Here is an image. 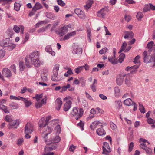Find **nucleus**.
<instances>
[{"mask_svg":"<svg viewBox=\"0 0 155 155\" xmlns=\"http://www.w3.org/2000/svg\"><path fill=\"white\" fill-rule=\"evenodd\" d=\"M124 34L125 35L124 37L125 38H130L131 39L133 38L134 36V34L131 31H130V32L125 31L124 32Z\"/></svg>","mask_w":155,"mask_h":155,"instance_id":"obj_26","label":"nucleus"},{"mask_svg":"<svg viewBox=\"0 0 155 155\" xmlns=\"http://www.w3.org/2000/svg\"><path fill=\"white\" fill-rule=\"evenodd\" d=\"M74 53L75 54L81 53L82 52V49L77 46H75L73 50Z\"/></svg>","mask_w":155,"mask_h":155,"instance_id":"obj_29","label":"nucleus"},{"mask_svg":"<svg viewBox=\"0 0 155 155\" xmlns=\"http://www.w3.org/2000/svg\"><path fill=\"white\" fill-rule=\"evenodd\" d=\"M147 121L149 124H153L154 123V121L150 118H148L147 119Z\"/></svg>","mask_w":155,"mask_h":155,"instance_id":"obj_50","label":"nucleus"},{"mask_svg":"<svg viewBox=\"0 0 155 155\" xmlns=\"http://www.w3.org/2000/svg\"><path fill=\"white\" fill-rule=\"evenodd\" d=\"M97 85V81L96 79H94V82L91 86V87L94 92L96 91V87Z\"/></svg>","mask_w":155,"mask_h":155,"instance_id":"obj_38","label":"nucleus"},{"mask_svg":"<svg viewBox=\"0 0 155 155\" xmlns=\"http://www.w3.org/2000/svg\"><path fill=\"white\" fill-rule=\"evenodd\" d=\"M127 46V43L125 42H124L122 46L121 47L119 53H120L123 51H124L125 52V50L126 49V47Z\"/></svg>","mask_w":155,"mask_h":155,"instance_id":"obj_41","label":"nucleus"},{"mask_svg":"<svg viewBox=\"0 0 155 155\" xmlns=\"http://www.w3.org/2000/svg\"><path fill=\"white\" fill-rule=\"evenodd\" d=\"M68 89V90L70 91H73L75 90L74 87H71L69 84H68L66 86H62L61 87V90L60 92H62L67 91Z\"/></svg>","mask_w":155,"mask_h":155,"instance_id":"obj_12","label":"nucleus"},{"mask_svg":"<svg viewBox=\"0 0 155 155\" xmlns=\"http://www.w3.org/2000/svg\"><path fill=\"white\" fill-rule=\"evenodd\" d=\"M134 147V143L133 142H131L130 144L129 145V151L130 152L131 151L133 148Z\"/></svg>","mask_w":155,"mask_h":155,"instance_id":"obj_59","label":"nucleus"},{"mask_svg":"<svg viewBox=\"0 0 155 155\" xmlns=\"http://www.w3.org/2000/svg\"><path fill=\"white\" fill-rule=\"evenodd\" d=\"M150 10L149 5H146L143 8V11L144 12H146Z\"/></svg>","mask_w":155,"mask_h":155,"instance_id":"obj_63","label":"nucleus"},{"mask_svg":"<svg viewBox=\"0 0 155 155\" xmlns=\"http://www.w3.org/2000/svg\"><path fill=\"white\" fill-rule=\"evenodd\" d=\"M56 148L55 146L53 147H51L49 146H46L45 148L44 153L43 155H55L54 152H51Z\"/></svg>","mask_w":155,"mask_h":155,"instance_id":"obj_9","label":"nucleus"},{"mask_svg":"<svg viewBox=\"0 0 155 155\" xmlns=\"http://www.w3.org/2000/svg\"><path fill=\"white\" fill-rule=\"evenodd\" d=\"M55 130L56 131V135H58L60 134L61 131L60 125H58L55 127Z\"/></svg>","mask_w":155,"mask_h":155,"instance_id":"obj_37","label":"nucleus"},{"mask_svg":"<svg viewBox=\"0 0 155 155\" xmlns=\"http://www.w3.org/2000/svg\"><path fill=\"white\" fill-rule=\"evenodd\" d=\"M18 97H17L14 96L13 95H10V99L11 100H21V98H20Z\"/></svg>","mask_w":155,"mask_h":155,"instance_id":"obj_51","label":"nucleus"},{"mask_svg":"<svg viewBox=\"0 0 155 155\" xmlns=\"http://www.w3.org/2000/svg\"><path fill=\"white\" fill-rule=\"evenodd\" d=\"M97 133L99 136H103L106 134V132L105 130L103 129V127L98 128L96 130Z\"/></svg>","mask_w":155,"mask_h":155,"instance_id":"obj_23","label":"nucleus"},{"mask_svg":"<svg viewBox=\"0 0 155 155\" xmlns=\"http://www.w3.org/2000/svg\"><path fill=\"white\" fill-rule=\"evenodd\" d=\"M76 147V146H74L73 145H71L69 148V150L70 151L73 152Z\"/></svg>","mask_w":155,"mask_h":155,"instance_id":"obj_62","label":"nucleus"},{"mask_svg":"<svg viewBox=\"0 0 155 155\" xmlns=\"http://www.w3.org/2000/svg\"><path fill=\"white\" fill-rule=\"evenodd\" d=\"M19 97L21 98V100L24 102L25 104L26 107H28L31 104L32 102L30 100H28V99L24 98L22 97Z\"/></svg>","mask_w":155,"mask_h":155,"instance_id":"obj_24","label":"nucleus"},{"mask_svg":"<svg viewBox=\"0 0 155 155\" xmlns=\"http://www.w3.org/2000/svg\"><path fill=\"white\" fill-rule=\"evenodd\" d=\"M41 77L43 81H46L47 80V74L43 72L41 74Z\"/></svg>","mask_w":155,"mask_h":155,"instance_id":"obj_42","label":"nucleus"},{"mask_svg":"<svg viewBox=\"0 0 155 155\" xmlns=\"http://www.w3.org/2000/svg\"><path fill=\"white\" fill-rule=\"evenodd\" d=\"M125 54H121L120 55V58L118 60L119 62L121 63L124 60V59L125 58Z\"/></svg>","mask_w":155,"mask_h":155,"instance_id":"obj_46","label":"nucleus"},{"mask_svg":"<svg viewBox=\"0 0 155 155\" xmlns=\"http://www.w3.org/2000/svg\"><path fill=\"white\" fill-rule=\"evenodd\" d=\"M32 64L35 67H39L42 63L40 61L39 58L34 60L31 61Z\"/></svg>","mask_w":155,"mask_h":155,"instance_id":"obj_22","label":"nucleus"},{"mask_svg":"<svg viewBox=\"0 0 155 155\" xmlns=\"http://www.w3.org/2000/svg\"><path fill=\"white\" fill-rule=\"evenodd\" d=\"M61 140L59 136H55V138L51 141L48 140H46V142L47 143V144H50L51 143H56L59 142Z\"/></svg>","mask_w":155,"mask_h":155,"instance_id":"obj_19","label":"nucleus"},{"mask_svg":"<svg viewBox=\"0 0 155 155\" xmlns=\"http://www.w3.org/2000/svg\"><path fill=\"white\" fill-rule=\"evenodd\" d=\"M59 64H57L55 65L54 66L53 69V72L54 73H58V72L59 69Z\"/></svg>","mask_w":155,"mask_h":155,"instance_id":"obj_44","label":"nucleus"},{"mask_svg":"<svg viewBox=\"0 0 155 155\" xmlns=\"http://www.w3.org/2000/svg\"><path fill=\"white\" fill-rule=\"evenodd\" d=\"M108 12L109 10L108 8L105 7L101 9L97 13V15L99 17L103 18Z\"/></svg>","mask_w":155,"mask_h":155,"instance_id":"obj_10","label":"nucleus"},{"mask_svg":"<svg viewBox=\"0 0 155 155\" xmlns=\"http://www.w3.org/2000/svg\"><path fill=\"white\" fill-rule=\"evenodd\" d=\"M72 115L78 120L80 118L83 114V111L81 108L74 107L71 112Z\"/></svg>","mask_w":155,"mask_h":155,"instance_id":"obj_4","label":"nucleus"},{"mask_svg":"<svg viewBox=\"0 0 155 155\" xmlns=\"http://www.w3.org/2000/svg\"><path fill=\"white\" fill-rule=\"evenodd\" d=\"M153 42L152 41H151L150 42H149L147 45V48L150 51H152L153 50L152 47L153 46Z\"/></svg>","mask_w":155,"mask_h":155,"instance_id":"obj_40","label":"nucleus"},{"mask_svg":"<svg viewBox=\"0 0 155 155\" xmlns=\"http://www.w3.org/2000/svg\"><path fill=\"white\" fill-rule=\"evenodd\" d=\"M75 13L81 18L84 19L85 18V15L83 12L80 9H76L74 11Z\"/></svg>","mask_w":155,"mask_h":155,"instance_id":"obj_14","label":"nucleus"},{"mask_svg":"<svg viewBox=\"0 0 155 155\" xmlns=\"http://www.w3.org/2000/svg\"><path fill=\"white\" fill-rule=\"evenodd\" d=\"M37 101L35 104V106L37 108L41 107L43 104H45L46 103L47 97L46 96L43 97L42 94H37L33 97Z\"/></svg>","mask_w":155,"mask_h":155,"instance_id":"obj_1","label":"nucleus"},{"mask_svg":"<svg viewBox=\"0 0 155 155\" xmlns=\"http://www.w3.org/2000/svg\"><path fill=\"white\" fill-rule=\"evenodd\" d=\"M139 106V110L142 113H144L145 112V110L143 105L140 104Z\"/></svg>","mask_w":155,"mask_h":155,"instance_id":"obj_48","label":"nucleus"},{"mask_svg":"<svg viewBox=\"0 0 155 155\" xmlns=\"http://www.w3.org/2000/svg\"><path fill=\"white\" fill-rule=\"evenodd\" d=\"M51 122L53 124H56L58 123L61 124L62 122L61 120H59L58 119H55L51 121Z\"/></svg>","mask_w":155,"mask_h":155,"instance_id":"obj_47","label":"nucleus"},{"mask_svg":"<svg viewBox=\"0 0 155 155\" xmlns=\"http://www.w3.org/2000/svg\"><path fill=\"white\" fill-rule=\"evenodd\" d=\"M62 104L61 99L59 98H57L55 101V108L58 110H60Z\"/></svg>","mask_w":155,"mask_h":155,"instance_id":"obj_17","label":"nucleus"},{"mask_svg":"<svg viewBox=\"0 0 155 155\" xmlns=\"http://www.w3.org/2000/svg\"><path fill=\"white\" fill-rule=\"evenodd\" d=\"M58 3L60 5L64 6L65 5V4L62 0H57Z\"/></svg>","mask_w":155,"mask_h":155,"instance_id":"obj_58","label":"nucleus"},{"mask_svg":"<svg viewBox=\"0 0 155 155\" xmlns=\"http://www.w3.org/2000/svg\"><path fill=\"white\" fill-rule=\"evenodd\" d=\"M140 58V56L139 55L137 56L135 58L134 62L135 63H138L140 62L139 59Z\"/></svg>","mask_w":155,"mask_h":155,"instance_id":"obj_52","label":"nucleus"},{"mask_svg":"<svg viewBox=\"0 0 155 155\" xmlns=\"http://www.w3.org/2000/svg\"><path fill=\"white\" fill-rule=\"evenodd\" d=\"M43 7L41 4L40 3L38 2L36 3L35 5L33 8V10H35L36 12L37 10L41 9Z\"/></svg>","mask_w":155,"mask_h":155,"instance_id":"obj_27","label":"nucleus"},{"mask_svg":"<svg viewBox=\"0 0 155 155\" xmlns=\"http://www.w3.org/2000/svg\"><path fill=\"white\" fill-rule=\"evenodd\" d=\"M136 16L137 19L139 20H140L143 16L142 13L140 12H138Z\"/></svg>","mask_w":155,"mask_h":155,"instance_id":"obj_53","label":"nucleus"},{"mask_svg":"<svg viewBox=\"0 0 155 155\" xmlns=\"http://www.w3.org/2000/svg\"><path fill=\"white\" fill-rule=\"evenodd\" d=\"M109 61L113 64H116L117 63V61L116 60L115 56L114 55L112 57H109L108 58Z\"/></svg>","mask_w":155,"mask_h":155,"instance_id":"obj_33","label":"nucleus"},{"mask_svg":"<svg viewBox=\"0 0 155 155\" xmlns=\"http://www.w3.org/2000/svg\"><path fill=\"white\" fill-rule=\"evenodd\" d=\"M131 67L132 68V69L130 70V71L131 73H133L135 72L136 69L138 68V66L137 67L136 66H134Z\"/></svg>","mask_w":155,"mask_h":155,"instance_id":"obj_61","label":"nucleus"},{"mask_svg":"<svg viewBox=\"0 0 155 155\" xmlns=\"http://www.w3.org/2000/svg\"><path fill=\"white\" fill-rule=\"evenodd\" d=\"M96 110L97 112V113H99L101 114H103L104 112L103 110L102 109H100L99 108H96Z\"/></svg>","mask_w":155,"mask_h":155,"instance_id":"obj_64","label":"nucleus"},{"mask_svg":"<svg viewBox=\"0 0 155 155\" xmlns=\"http://www.w3.org/2000/svg\"><path fill=\"white\" fill-rule=\"evenodd\" d=\"M4 120L7 122H11L13 121L11 116L6 115L4 118Z\"/></svg>","mask_w":155,"mask_h":155,"instance_id":"obj_36","label":"nucleus"},{"mask_svg":"<svg viewBox=\"0 0 155 155\" xmlns=\"http://www.w3.org/2000/svg\"><path fill=\"white\" fill-rule=\"evenodd\" d=\"M84 67V66H81L78 67L77 68H75L74 69L75 72L77 74H78L83 69Z\"/></svg>","mask_w":155,"mask_h":155,"instance_id":"obj_43","label":"nucleus"},{"mask_svg":"<svg viewBox=\"0 0 155 155\" xmlns=\"http://www.w3.org/2000/svg\"><path fill=\"white\" fill-rule=\"evenodd\" d=\"M34 130V126L31 123L28 122L25 125V136H29Z\"/></svg>","mask_w":155,"mask_h":155,"instance_id":"obj_7","label":"nucleus"},{"mask_svg":"<svg viewBox=\"0 0 155 155\" xmlns=\"http://www.w3.org/2000/svg\"><path fill=\"white\" fill-rule=\"evenodd\" d=\"M42 118H44L45 120V122H46V123L48 124V121L50 120H51V116H49L46 117H43Z\"/></svg>","mask_w":155,"mask_h":155,"instance_id":"obj_55","label":"nucleus"},{"mask_svg":"<svg viewBox=\"0 0 155 155\" xmlns=\"http://www.w3.org/2000/svg\"><path fill=\"white\" fill-rule=\"evenodd\" d=\"M13 29L15 32L17 33H19L20 30H21V34H23L24 33V27L23 26L20 25L19 27L17 25H15Z\"/></svg>","mask_w":155,"mask_h":155,"instance_id":"obj_18","label":"nucleus"},{"mask_svg":"<svg viewBox=\"0 0 155 155\" xmlns=\"http://www.w3.org/2000/svg\"><path fill=\"white\" fill-rule=\"evenodd\" d=\"M0 107V109L6 113H8L10 112L9 108L7 106L2 105Z\"/></svg>","mask_w":155,"mask_h":155,"instance_id":"obj_28","label":"nucleus"},{"mask_svg":"<svg viewBox=\"0 0 155 155\" xmlns=\"http://www.w3.org/2000/svg\"><path fill=\"white\" fill-rule=\"evenodd\" d=\"M97 126H100L101 127H103V125L102 123L99 121H95L91 124L90 127L91 129L94 130Z\"/></svg>","mask_w":155,"mask_h":155,"instance_id":"obj_13","label":"nucleus"},{"mask_svg":"<svg viewBox=\"0 0 155 155\" xmlns=\"http://www.w3.org/2000/svg\"><path fill=\"white\" fill-rule=\"evenodd\" d=\"M54 74L52 76L51 79L55 81H58L60 80V79L58 77V73H54Z\"/></svg>","mask_w":155,"mask_h":155,"instance_id":"obj_32","label":"nucleus"},{"mask_svg":"<svg viewBox=\"0 0 155 155\" xmlns=\"http://www.w3.org/2000/svg\"><path fill=\"white\" fill-rule=\"evenodd\" d=\"M44 118L42 117L39 120L38 123V126L40 128H43L47 125L45 120Z\"/></svg>","mask_w":155,"mask_h":155,"instance_id":"obj_21","label":"nucleus"},{"mask_svg":"<svg viewBox=\"0 0 155 155\" xmlns=\"http://www.w3.org/2000/svg\"><path fill=\"white\" fill-rule=\"evenodd\" d=\"M63 100L64 101H66V103L71 104L73 98L70 96H68L64 98Z\"/></svg>","mask_w":155,"mask_h":155,"instance_id":"obj_31","label":"nucleus"},{"mask_svg":"<svg viewBox=\"0 0 155 155\" xmlns=\"http://www.w3.org/2000/svg\"><path fill=\"white\" fill-rule=\"evenodd\" d=\"M71 104L66 103L64 104V110L65 111H67L71 107Z\"/></svg>","mask_w":155,"mask_h":155,"instance_id":"obj_35","label":"nucleus"},{"mask_svg":"<svg viewBox=\"0 0 155 155\" xmlns=\"http://www.w3.org/2000/svg\"><path fill=\"white\" fill-rule=\"evenodd\" d=\"M52 129L50 127H48L47 129H46V132L47 133L46 134V136H47V135L50 134L52 131Z\"/></svg>","mask_w":155,"mask_h":155,"instance_id":"obj_60","label":"nucleus"},{"mask_svg":"<svg viewBox=\"0 0 155 155\" xmlns=\"http://www.w3.org/2000/svg\"><path fill=\"white\" fill-rule=\"evenodd\" d=\"M124 104L127 106H130L133 104L132 100L130 98H128L124 101Z\"/></svg>","mask_w":155,"mask_h":155,"instance_id":"obj_30","label":"nucleus"},{"mask_svg":"<svg viewBox=\"0 0 155 155\" xmlns=\"http://www.w3.org/2000/svg\"><path fill=\"white\" fill-rule=\"evenodd\" d=\"M93 3V1L92 0H87L86 2V5L84 6L85 9L88 10L91 6Z\"/></svg>","mask_w":155,"mask_h":155,"instance_id":"obj_25","label":"nucleus"},{"mask_svg":"<svg viewBox=\"0 0 155 155\" xmlns=\"http://www.w3.org/2000/svg\"><path fill=\"white\" fill-rule=\"evenodd\" d=\"M110 127L113 130H115L117 128L116 125L112 122L110 123Z\"/></svg>","mask_w":155,"mask_h":155,"instance_id":"obj_54","label":"nucleus"},{"mask_svg":"<svg viewBox=\"0 0 155 155\" xmlns=\"http://www.w3.org/2000/svg\"><path fill=\"white\" fill-rule=\"evenodd\" d=\"M68 28L70 29V30H71L73 29V25L70 24L61 26L58 29V33L60 36H63L68 32Z\"/></svg>","mask_w":155,"mask_h":155,"instance_id":"obj_3","label":"nucleus"},{"mask_svg":"<svg viewBox=\"0 0 155 155\" xmlns=\"http://www.w3.org/2000/svg\"><path fill=\"white\" fill-rule=\"evenodd\" d=\"M19 124V121L18 120H16L13 121L12 123H10L8 127L9 129L11 128H17Z\"/></svg>","mask_w":155,"mask_h":155,"instance_id":"obj_16","label":"nucleus"},{"mask_svg":"<svg viewBox=\"0 0 155 155\" xmlns=\"http://www.w3.org/2000/svg\"><path fill=\"white\" fill-rule=\"evenodd\" d=\"M124 78H125V82L127 84L128 81L130 80V76L129 74H120L117 77V82L118 84L120 85L123 83Z\"/></svg>","mask_w":155,"mask_h":155,"instance_id":"obj_5","label":"nucleus"},{"mask_svg":"<svg viewBox=\"0 0 155 155\" xmlns=\"http://www.w3.org/2000/svg\"><path fill=\"white\" fill-rule=\"evenodd\" d=\"M107 50V49L106 48H104L99 51V53L101 54H104L106 53Z\"/></svg>","mask_w":155,"mask_h":155,"instance_id":"obj_49","label":"nucleus"},{"mask_svg":"<svg viewBox=\"0 0 155 155\" xmlns=\"http://www.w3.org/2000/svg\"><path fill=\"white\" fill-rule=\"evenodd\" d=\"M102 149V154L105 155H110L111 150L107 142L104 143Z\"/></svg>","mask_w":155,"mask_h":155,"instance_id":"obj_8","label":"nucleus"},{"mask_svg":"<svg viewBox=\"0 0 155 155\" xmlns=\"http://www.w3.org/2000/svg\"><path fill=\"white\" fill-rule=\"evenodd\" d=\"M139 142L140 143V147L142 149H145L147 147L146 143H147V145L150 144L149 142L147 140L143 138H140L139 140Z\"/></svg>","mask_w":155,"mask_h":155,"instance_id":"obj_11","label":"nucleus"},{"mask_svg":"<svg viewBox=\"0 0 155 155\" xmlns=\"http://www.w3.org/2000/svg\"><path fill=\"white\" fill-rule=\"evenodd\" d=\"M143 55L144 57V61L145 62L148 63L149 62H153V65L155 66V56L150 57L147 55V52L145 51L143 53Z\"/></svg>","mask_w":155,"mask_h":155,"instance_id":"obj_6","label":"nucleus"},{"mask_svg":"<svg viewBox=\"0 0 155 155\" xmlns=\"http://www.w3.org/2000/svg\"><path fill=\"white\" fill-rule=\"evenodd\" d=\"M84 121L80 120L79 123H78L77 124V126L79 127H80L82 130H84Z\"/></svg>","mask_w":155,"mask_h":155,"instance_id":"obj_39","label":"nucleus"},{"mask_svg":"<svg viewBox=\"0 0 155 155\" xmlns=\"http://www.w3.org/2000/svg\"><path fill=\"white\" fill-rule=\"evenodd\" d=\"M66 69H68V70L64 74V76L65 77H68V76L71 75L73 74L72 70L70 68H68Z\"/></svg>","mask_w":155,"mask_h":155,"instance_id":"obj_34","label":"nucleus"},{"mask_svg":"<svg viewBox=\"0 0 155 155\" xmlns=\"http://www.w3.org/2000/svg\"><path fill=\"white\" fill-rule=\"evenodd\" d=\"M2 72L3 75L6 77H10L11 76V71L8 68H5L3 69Z\"/></svg>","mask_w":155,"mask_h":155,"instance_id":"obj_15","label":"nucleus"},{"mask_svg":"<svg viewBox=\"0 0 155 155\" xmlns=\"http://www.w3.org/2000/svg\"><path fill=\"white\" fill-rule=\"evenodd\" d=\"M48 47H46V51L48 52H49L53 56H54L55 54V52L53 51H50V50H51V49L50 48H49V50H48Z\"/></svg>","mask_w":155,"mask_h":155,"instance_id":"obj_56","label":"nucleus"},{"mask_svg":"<svg viewBox=\"0 0 155 155\" xmlns=\"http://www.w3.org/2000/svg\"><path fill=\"white\" fill-rule=\"evenodd\" d=\"M20 4L17 3L15 2L14 4V9L15 10L18 11L20 8Z\"/></svg>","mask_w":155,"mask_h":155,"instance_id":"obj_45","label":"nucleus"},{"mask_svg":"<svg viewBox=\"0 0 155 155\" xmlns=\"http://www.w3.org/2000/svg\"><path fill=\"white\" fill-rule=\"evenodd\" d=\"M39 53L37 51H34L31 53L30 55H27L25 58V64L26 66L28 68H30L31 64L29 61L30 58L32 61L38 58Z\"/></svg>","mask_w":155,"mask_h":155,"instance_id":"obj_2","label":"nucleus"},{"mask_svg":"<svg viewBox=\"0 0 155 155\" xmlns=\"http://www.w3.org/2000/svg\"><path fill=\"white\" fill-rule=\"evenodd\" d=\"M76 34V31H74L73 32H70L68 33L63 38L64 40H66L69 39L72 36L75 35Z\"/></svg>","mask_w":155,"mask_h":155,"instance_id":"obj_20","label":"nucleus"},{"mask_svg":"<svg viewBox=\"0 0 155 155\" xmlns=\"http://www.w3.org/2000/svg\"><path fill=\"white\" fill-rule=\"evenodd\" d=\"M5 55V51L4 50H0V58H2Z\"/></svg>","mask_w":155,"mask_h":155,"instance_id":"obj_57","label":"nucleus"}]
</instances>
